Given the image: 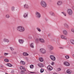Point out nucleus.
I'll return each mask as SVG.
<instances>
[{"mask_svg":"<svg viewBox=\"0 0 74 74\" xmlns=\"http://www.w3.org/2000/svg\"><path fill=\"white\" fill-rule=\"evenodd\" d=\"M17 29L18 31L22 32L25 31V28L22 26H19L17 27Z\"/></svg>","mask_w":74,"mask_h":74,"instance_id":"2","label":"nucleus"},{"mask_svg":"<svg viewBox=\"0 0 74 74\" xmlns=\"http://www.w3.org/2000/svg\"><path fill=\"white\" fill-rule=\"evenodd\" d=\"M39 40L40 41L42 42V43H44L45 42V41L43 39L39 38Z\"/></svg>","mask_w":74,"mask_h":74,"instance_id":"15","label":"nucleus"},{"mask_svg":"<svg viewBox=\"0 0 74 74\" xmlns=\"http://www.w3.org/2000/svg\"><path fill=\"white\" fill-rule=\"evenodd\" d=\"M39 59L40 61V62H43L44 61V60L43 59V58H39Z\"/></svg>","mask_w":74,"mask_h":74,"instance_id":"25","label":"nucleus"},{"mask_svg":"<svg viewBox=\"0 0 74 74\" xmlns=\"http://www.w3.org/2000/svg\"><path fill=\"white\" fill-rule=\"evenodd\" d=\"M48 48L50 51L51 50H53V47L51 45H49L48 46Z\"/></svg>","mask_w":74,"mask_h":74,"instance_id":"13","label":"nucleus"},{"mask_svg":"<svg viewBox=\"0 0 74 74\" xmlns=\"http://www.w3.org/2000/svg\"><path fill=\"white\" fill-rule=\"evenodd\" d=\"M50 58L51 59V60L53 61H55V60H56V58L55 56L53 55H50Z\"/></svg>","mask_w":74,"mask_h":74,"instance_id":"5","label":"nucleus"},{"mask_svg":"<svg viewBox=\"0 0 74 74\" xmlns=\"http://www.w3.org/2000/svg\"><path fill=\"white\" fill-rule=\"evenodd\" d=\"M35 15L37 18L39 19L41 18V14L39 12H37L35 13Z\"/></svg>","mask_w":74,"mask_h":74,"instance_id":"4","label":"nucleus"},{"mask_svg":"<svg viewBox=\"0 0 74 74\" xmlns=\"http://www.w3.org/2000/svg\"><path fill=\"white\" fill-rule=\"evenodd\" d=\"M63 33L65 36H67L68 35V32L66 30H64L63 31Z\"/></svg>","mask_w":74,"mask_h":74,"instance_id":"9","label":"nucleus"},{"mask_svg":"<svg viewBox=\"0 0 74 74\" xmlns=\"http://www.w3.org/2000/svg\"><path fill=\"white\" fill-rule=\"evenodd\" d=\"M64 26H65V27H66V28H67V29H69V26L66 23H65L64 24Z\"/></svg>","mask_w":74,"mask_h":74,"instance_id":"24","label":"nucleus"},{"mask_svg":"<svg viewBox=\"0 0 74 74\" xmlns=\"http://www.w3.org/2000/svg\"><path fill=\"white\" fill-rule=\"evenodd\" d=\"M40 4L42 7L43 8H46L47 7V3L45 1H41L40 2Z\"/></svg>","mask_w":74,"mask_h":74,"instance_id":"1","label":"nucleus"},{"mask_svg":"<svg viewBox=\"0 0 74 74\" xmlns=\"http://www.w3.org/2000/svg\"><path fill=\"white\" fill-rule=\"evenodd\" d=\"M11 10L12 11H15V7H12L11 8Z\"/></svg>","mask_w":74,"mask_h":74,"instance_id":"30","label":"nucleus"},{"mask_svg":"<svg viewBox=\"0 0 74 74\" xmlns=\"http://www.w3.org/2000/svg\"><path fill=\"white\" fill-rule=\"evenodd\" d=\"M67 12L68 15L70 16H71L73 15V10L70 9H68L67 10Z\"/></svg>","mask_w":74,"mask_h":74,"instance_id":"3","label":"nucleus"},{"mask_svg":"<svg viewBox=\"0 0 74 74\" xmlns=\"http://www.w3.org/2000/svg\"><path fill=\"white\" fill-rule=\"evenodd\" d=\"M21 64H23V65H24L25 64V62L23 61H21Z\"/></svg>","mask_w":74,"mask_h":74,"instance_id":"27","label":"nucleus"},{"mask_svg":"<svg viewBox=\"0 0 74 74\" xmlns=\"http://www.w3.org/2000/svg\"><path fill=\"white\" fill-rule=\"evenodd\" d=\"M24 71H22L21 72V74H24V73H25Z\"/></svg>","mask_w":74,"mask_h":74,"instance_id":"36","label":"nucleus"},{"mask_svg":"<svg viewBox=\"0 0 74 74\" xmlns=\"http://www.w3.org/2000/svg\"><path fill=\"white\" fill-rule=\"evenodd\" d=\"M30 47L32 48H34V43H32L30 44Z\"/></svg>","mask_w":74,"mask_h":74,"instance_id":"19","label":"nucleus"},{"mask_svg":"<svg viewBox=\"0 0 74 74\" xmlns=\"http://www.w3.org/2000/svg\"><path fill=\"white\" fill-rule=\"evenodd\" d=\"M63 64L66 66H70V63L67 62H64Z\"/></svg>","mask_w":74,"mask_h":74,"instance_id":"10","label":"nucleus"},{"mask_svg":"<svg viewBox=\"0 0 74 74\" xmlns=\"http://www.w3.org/2000/svg\"><path fill=\"white\" fill-rule=\"evenodd\" d=\"M70 41L71 44H73V45H74V40L72 39Z\"/></svg>","mask_w":74,"mask_h":74,"instance_id":"28","label":"nucleus"},{"mask_svg":"<svg viewBox=\"0 0 74 74\" xmlns=\"http://www.w3.org/2000/svg\"><path fill=\"white\" fill-rule=\"evenodd\" d=\"M65 58H66V59H69V58H70V57H69V56L67 55L65 56Z\"/></svg>","mask_w":74,"mask_h":74,"instance_id":"35","label":"nucleus"},{"mask_svg":"<svg viewBox=\"0 0 74 74\" xmlns=\"http://www.w3.org/2000/svg\"><path fill=\"white\" fill-rule=\"evenodd\" d=\"M36 29L38 32H41V29H40L39 27H37L36 28Z\"/></svg>","mask_w":74,"mask_h":74,"instance_id":"31","label":"nucleus"},{"mask_svg":"<svg viewBox=\"0 0 74 74\" xmlns=\"http://www.w3.org/2000/svg\"><path fill=\"white\" fill-rule=\"evenodd\" d=\"M8 55V53H4V56H7Z\"/></svg>","mask_w":74,"mask_h":74,"instance_id":"39","label":"nucleus"},{"mask_svg":"<svg viewBox=\"0 0 74 74\" xmlns=\"http://www.w3.org/2000/svg\"><path fill=\"white\" fill-rule=\"evenodd\" d=\"M18 41L20 44H23L24 42V40L23 39L19 40Z\"/></svg>","mask_w":74,"mask_h":74,"instance_id":"17","label":"nucleus"},{"mask_svg":"<svg viewBox=\"0 0 74 74\" xmlns=\"http://www.w3.org/2000/svg\"><path fill=\"white\" fill-rule=\"evenodd\" d=\"M62 14L65 16H66V14L65 13H64V12H61Z\"/></svg>","mask_w":74,"mask_h":74,"instance_id":"38","label":"nucleus"},{"mask_svg":"<svg viewBox=\"0 0 74 74\" xmlns=\"http://www.w3.org/2000/svg\"><path fill=\"white\" fill-rule=\"evenodd\" d=\"M3 58H4V56H1L0 57V58L1 59H3Z\"/></svg>","mask_w":74,"mask_h":74,"instance_id":"42","label":"nucleus"},{"mask_svg":"<svg viewBox=\"0 0 74 74\" xmlns=\"http://www.w3.org/2000/svg\"><path fill=\"white\" fill-rule=\"evenodd\" d=\"M24 7L25 8H26V9H28L29 8V7L28 5L27 4H25L24 5Z\"/></svg>","mask_w":74,"mask_h":74,"instance_id":"16","label":"nucleus"},{"mask_svg":"<svg viewBox=\"0 0 74 74\" xmlns=\"http://www.w3.org/2000/svg\"><path fill=\"white\" fill-rule=\"evenodd\" d=\"M47 69L49 71H51L52 69H53V68L50 65H49L47 67Z\"/></svg>","mask_w":74,"mask_h":74,"instance_id":"11","label":"nucleus"},{"mask_svg":"<svg viewBox=\"0 0 74 74\" xmlns=\"http://www.w3.org/2000/svg\"><path fill=\"white\" fill-rule=\"evenodd\" d=\"M38 66L40 67H44V65L42 64L39 63L38 64Z\"/></svg>","mask_w":74,"mask_h":74,"instance_id":"18","label":"nucleus"},{"mask_svg":"<svg viewBox=\"0 0 74 74\" xmlns=\"http://www.w3.org/2000/svg\"><path fill=\"white\" fill-rule=\"evenodd\" d=\"M44 69H40V73H43V72H44Z\"/></svg>","mask_w":74,"mask_h":74,"instance_id":"37","label":"nucleus"},{"mask_svg":"<svg viewBox=\"0 0 74 74\" xmlns=\"http://www.w3.org/2000/svg\"><path fill=\"white\" fill-rule=\"evenodd\" d=\"M72 8L73 9V10H74V6H72Z\"/></svg>","mask_w":74,"mask_h":74,"instance_id":"47","label":"nucleus"},{"mask_svg":"<svg viewBox=\"0 0 74 74\" xmlns=\"http://www.w3.org/2000/svg\"><path fill=\"white\" fill-rule=\"evenodd\" d=\"M20 69H21V71H26V69L24 67L21 66L20 67Z\"/></svg>","mask_w":74,"mask_h":74,"instance_id":"12","label":"nucleus"},{"mask_svg":"<svg viewBox=\"0 0 74 74\" xmlns=\"http://www.w3.org/2000/svg\"><path fill=\"white\" fill-rule=\"evenodd\" d=\"M4 61H5V62H9V60H8V59L7 58L5 59L4 60Z\"/></svg>","mask_w":74,"mask_h":74,"instance_id":"33","label":"nucleus"},{"mask_svg":"<svg viewBox=\"0 0 74 74\" xmlns=\"http://www.w3.org/2000/svg\"><path fill=\"white\" fill-rule=\"evenodd\" d=\"M49 14L51 16H54L55 15V13L52 12H49Z\"/></svg>","mask_w":74,"mask_h":74,"instance_id":"20","label":"nucleus"},{"mask_svg":"<svg viewBox=\"0 0 74 74\" xmlns=\"http://www.w3.org/2000/svg\"><path fill=\"white\" fill-rule=\"evenodd\" d=\"M53 74H58L56 73H53Z\"/></svg>","mask_w":74,"mask_h":74,"instance_id":"50","label":"nucleus"},{"mask_svg":"<svg viewBox=\"0 0 74 74\" xmlns=\"http://www.w3.org/2000/svg\"><path fill=\"white\" fill-rule=\"evenodd\" d=\"M59 48H60V49H63L64 48V47H59Z\"/></svg>","mask_w":74,"mask_h":74,"instance_id":"44","label":"nucleus"},{"mask_svg":"<svg viewBox=\"0 0 74 74\" xmlns=\"http://www.w3.org/2000/svg\"><path fill=\"white\" fill-rule=\"evenodd\" d=\"M3 41H4V42H9V40L7 39H4L3 40Z\"/></svg>","mask_w":74,"mask_h":74,"instance_id":"22","label":"nucleus"},{"mask_svg":"<svg viewBox=\"0 0 74 74\" xmlns=\"http://www.w3.org/2000/svg\"><path fill=\"white\" fill-rule=\"evenodd\" d=\"M57 70L58 71H60L61 70V69H60V68H59L57 69Z\"/></svg>","mask_w":74,"mask_h":74,"instance_id":"40","label":"nucleus"},{"mask_svg":"<svg viewBox=\"0 0 74 74\" xmlns=\"http://www.w3.org/2000/svg\"><path fill=\"white\" fill-rule=\"evenodd\" d=\"M7 66H9V67H12V65L10 64H7Z\"/></svg>","mask_w":74,"mask_h":74,"instance_id":"29","label":"nucleus"},{"mask_svg":"<svg viewBox=\"0 0 74 74\" xmlns=\"http://www.w3.org/2000/svg\"><path fill=\"white\" fill-rule=\"evenodd\" d=\"M71 31L72 32H73V33H74V29L73 28L71 29Z\"/></svg>","mask_w":74,"mask_h":74,"instance_id":"41","label":"nucleus"},{"mask_svg":"<svg viewBox=\"0 0 74 74\" xmlns=\"http://www.w3.org/2000/svg\"><path fill=\"white\" fill-rule=\"evenodd\" d=\"M5 18H10V15H9V14H6L5 16Z\"/></svg>","mask_w":74,"mask_h":74,"instance_id":"26","label":"nucleus"},{"mask_svg":"<svg viewBox=\"0 0 74 74\" xmlns=\"http://www.w3.org/2000/svg\"><path fill=\"white\" fill-rule=\"evenodd\" d=\"M40 38H38V39H36V42H37V41H38V40H39V39Z\"/></svg>","mask_w":74,"mask_h":74,"instance_id":"43","label":"nucleus"},{"mask_svg":"<svg viewBox=\"0 0 74 74\" xmlns=\"http://www.w3.org/2000/svg\"><path fill=\"white\" fill-rule=\"evenodd\" d=\"M30 69H33V68H34V65H33L31 64L30 66Z\"/></svg>","mask_w":74,"mask_h":74,"instance_id":"32","label":"nucleus"},{"mask_svg":"<svg viewBox=\"0 0 74 74\" xmlns=\"http://www.w3.org/2000/svg\"><path fill=\"white\" fill-rule=\"evenodd\" d=\"M23 56H29V54L26 52H24L23 53Z\"/></svg>","mask_w":74,"mask_h":74,"instance_id":"21","label":"nucleus"},{"mask_svg":"<svg viewBox=\"0 0 74 74\" xmlns=\"http://www.w3.org/2000/svg\"><path fill=\"white\" fill-rule=\"evenodd\" d=\"M13 54H16V52L15 51V52H13Z\"/></svg>","mask_w":74,"mask_h":74,"instance_id":"45","label":"nucleus"},{"mask_svg":"<svg viewBox=\"0 0 74 74\" xmlns=\"http://www.w3.org/2000/svg\"><path fill=\"white\" fill-rule=\"evenodd\" d=\"M40 52L42 53H45L46 52V51L45 49H40Z\"/></svg>","mask_w":74,"mask_h":74,"instance_id":"6","label":"nucleus"},{"mask_svg":"<svg viewBox=\"0 0 74 74\" xmlns=\"http://www.w3.org/2000/svg\"><path fill=\"white\" fill-rule=\"evenodd\" d=\"M54 64V63L53 62H52L51 64L52 65H53V64Z\"/></svg>","mask_w":74,"mask_h":74,"instance_id":"46","label":"nucleus"},{"mask_svg":"<svg viewBox=\"0 0 74 74\" xmlns=\"http://www.w3.org/2000/svg\"><path fill=\"white\" fill-rule=\"evenodd\" d=\"M10 48L11 51H13L14 50V49L12 47H10Z\"/></svg>","mask_w":74,"mask_h":74,"instance_id":"34","label":"nucleus"},{"mask_svg":"<svg viewBox=\"0 0 74 74\" xmlns=\"http://www.w3.org/2000/svg\"><path fill=\"white\" fill-rule=\"evenodd\" d=\"M57 4L58 5L60 6L62 4V2L61 1H59L57 3Z\"/></svg>","mask_w":74,"mask_h":74,"instance_id":"14","label":"nucleus"},{"mask_svg":"<svg viewBox=\"0 0 74 74\" xmlns=\"http://www.w3.org/2000/svg\"><path fill=\"white\" fill-rule=\"evenodd\" d=\"M30 73H34V72H30Z\"/></svg>","mask_w":74,"mask_h":74,"instance_id":"49","label":"nucleus"},{"mask_svg":"<svg viewBox=\"0 0 74 74\" xmlns=\"http://www.w3.org/2000/svg\"><path fill=\"white\" fill-rule=\"evenodd\" d=\"M51 36V34H49L48 35V37H49V36Z\"/></svg>","mask_w":74,"mask_h":74,"instance_id":"48","label":"nucleus"},{"mask_svg":"<svg viewBox=\"0 0 74 74\" xmlns=\"http://www.w3.org/2000/svg\"><path fill=\"white\" fill-rule=\"evenodd\" d=\"M27 16H28V13L27 12L24 13L23 14V17L24 18H26Z\"/></svg>","mask_w":74,"mask_h":74,"instance_id":"8","label":"nucleus"},{"mask_svg":"<svg viewBox=\"0 0 74 74\" xmlns=\"http://www.w3.org/2000/svg\"><path fill=\"white\" fill-rule=\"evenodd\" d=\"M60 37L61 38H62V39H64V40H66L67 39V37L63 35H61L60 36Z\"/></svg>","mask_w":74,"mask_h":74,"instance_id":"7","label":"nucleus"},{"mask_svg":"<svg viewBox=\"0 0 74 74\" xmlns=\"http://www.w3.org/2000/svg\"><path fill=\"white\" fill-rule=\"evenodd\" d=\"M66 73L68 74H71V71L70 70L68 69L66 71Z\"/></svg>","mask_w":74,"mask_h":74,"instance_id":"23","label":"nucleus"},{"mask_svg":"<svg viewBox=\"0 0 74 74\" xmlns=\"http://www.w3.org/2000/svg\"><path fill=\"white\" fill-rule=\"evenodd\" d=\"M73 56L74 58V54L73 55Z\"/></svg>","mask_w":74,"mask_h":74,"instance_id":"51","label":"nucleus"}]
</instances>
